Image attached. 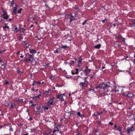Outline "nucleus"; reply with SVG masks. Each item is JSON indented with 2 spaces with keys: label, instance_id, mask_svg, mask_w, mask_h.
<instances>
[{
  "label": "nucleus",
  "instance_id": "1",
  "mask_svg": "<svg viewBox=\"0 0 135 135\" xmlns=\"http://www.w3.org/2000/svg\"><path fill=\"white\" fill-rule=\"evenodd\" d=\"M109 83H107V84L102 83L100 84L98 86H97L96 88L98 89V88H100L104 90L107 89L109 87H111L110 85H109Z\"/></svg>",
  "mask_w": 135,
  "mask_h": 135
},
{
  "label": "nucleus",
  "instance_id": "2",
  "mask_svg": "<svg viewBox=\"0 0 135 135\" xmlns=\"http://www.w3.org/2000/svg\"><path fill=\"white\" fill-rule=\"evenodd\" d=\"M75 15L74 16H73L71 14H69L68 15V16H70L69 17V19L70 20V22L71 23V21L75 20L76 17V15L79 11V9L77 8H76L74 10Z\"/></svg>",
  "mask_w": 135,
  "mask_h": 135
},
{
  "label": "nucleus",
  "instance_id": "3",
  "mask_svg": "<svg viewBox=\"0 0 135 135\" xmlns=\"http://www.w3.org/2000/svg\"><path fill=\"white\" fill-rule=\"evenodd\" d=\"M133 127L132 126L131 127L128 128L127 129V133L128 134H130L132 133L133 132L134 130L133 129Z\"/></svg>",
  "mask_w": 135,
  "mask_h": 135
},
{
  "label": "nucleus",
  "instance_id": "4",
  "mask_svg": "<svg viewBox=\"0 0 135 135\" xmlns=\"http://www.w3.org/2000/svg\"><path fill=\"white\" fill-rule=\"evenodd\" d=\"M54 99L51 98L48 101L47 103V105H54L55 102H54Z\"/></svg>",
  "mask_w": 135,
  "mask_h": 135
},
{
  "label": "nucleus",
  "instance_id": "5",
  "mask_svg": "<svg viewBox=\"0 0 135 135\" xmlns=\"http://www.w3.org/2000/svg\"><path fill=\"white\" fill-rule=\"evenodd\" d=\"M65 94L64 93L60 94L59 95H58L57 97V98L61 100V101L64 100V99L63 98V96H65Z\"/></svg>",
  "mask_w": 135,
  "mask_h": 135
},
{
  "label": "nucleus",
  "instance_id": "6",
  "mask_svg": "<svg viewBox=\"0 0 135 135\" xmlns=\"http://www.w3.org/2000/svg\"><path fill=\"white\" fill-rule=\"evenodd\" d=\"M114 36L115 37V38L117 39L118 42H120V40L122 38V37L119 33L115 34Z\"/></svg>",
  "mask_w": 135,
  "mask_h": 135
},
{
  "label": "nucleus",
  "instance_id": "7",
  "mask_svg": "<svg viewBox=\"0 0 135 135\" xmlns=\"http://www.w3.org/2000/svg\"><path fill=\"white\" fill-rule=\"evenodd\" d=\"M88 83H86L85 82H80L79 83V85L81 87V88L82 89L85 86H87L88 85Z\"/></svg>",
  "mask_w": 135,
  "mask_h": 135
},
{
  "label": "nucleus",
  "instance_id": "8",
  "mask_svg": "<svg viewBox=\"0 0 135 135\" xmlns=\"http://www.w3.org/2000/svg\"><path fill=\"white\" fill-rule=\"evenodd\" d=\"M128 94L124 93H122V94L125 96H127L129 97H131L133 96V94L132 93L128 92Z\"/></svg>",
  "mask_w": 135,
  "mask_h": 135
},
{
  "label": "nucleus",
  "instance_id": "9",
  "mask_svg": "<svg viewBox=\"0 0 135 135\" xmlns=\"http://www.w3.org/2000/svg\"><path fill=\"white\" fill-rule=\"evenodd\" d=\"M41 107L39 106L36 108V109L34 110L35 112H36V114H38L40 113L41 111Z\"/></svg>",
  "mask_w": 135,
  "mask_h": 135
},
{
  "label": "nucleus",
  "instance_id": "10",
  "mask_svg": "<svg viewBox=\"0 0 135 135\" xmlns=\"http://www.w3.org/2000/svg\"><path fill=\"white\" fill-rule=\"evenodd\" d=\"M117 89H117V91L118 92H121L120 93L122 94V93H124V92H123V88L122 87H119V86H117Z\"/></svg>",
  "mask_w": 135,
  "mask_h": 135
},
{
  "label": "nucleus",
  "instance_id": "11",
  "mask_svg": "<svg viewBox=\"0 0 135 135\" xmlns=\"http://www.w3.org/2000/svg\"><path fill=\"white\" fill-rule=\"evenodd\" d=\"M91 70L90 69H85L84 71V73L86 75H87L89 73H90Z\"/></svg>",
  "mask_w": 135,
  "mask_h": 135
},
{
  "label": "nucleus",
  "instance_id": "12",
  "mask_svg": "<svg viewBox=\"0 0 135 135\" xmlns=\"http://www.w3.org/2000/svg\"><path fill=\"white\" fill-rule=\"evenodd\" d=\"M81 57H82L81 56H79V60L78 61V62L79 63V64H78V66H80L79 65V64L80 63H81L82 62V59Z\"/></svg>",
  "mask_w": 135,
  "mask_h": 135
},
{
  "label": "nucleus",
  "instance_id": "13",
  "mask_svg": "<svg viewBox=\"0 0 135 135\" xmlns=\"http://www.w3.org/2000/svg\"><path fill=\"white\" fill-rule=\"evenodd\" d=\"M48 90L46 91L44 93L47 96V97H48V96L50 95V94H49V91H51V90L50 89H48Z\"/></svg>",
  "mask_w": 135,
  "mask_h": 135
},
{
  "label": "nucleus",
  "instance_id": "14",
  "mask_svg": "<svg viewBox=\"0 0 135 135\" xmlns=\"http://www.w3.org/2000/svg\"><path fill=\"white\" fill-rule=\"evenodd\" d=\"M59 126H57L56 127L54 128V129L53 131V133H54L55 132L57 131H59Z\"/></svg>",
  "mask_w": 135,
  "mask_h": 135
},
{
  "label": "nucleus",
  "instance_id": "15",
  "mask_svg": "<svg viewBox=\"0 0 135 135\" xmlns=\"http://www.w3.org/2000/svg\"><path fill=\"white\" fill-rule=\"evenodd\" d=\"M101 46V45L100 44H98L94 46V48L95 49H99Z\"/></svg>",
  "mask_w": 135,
  "mask_h": 135
},
{
  "label": "nucleus",
  "instance_id": "16",
  "mask_svg": "<svg viewBox=\"0 0 135 135\" xmlns=\"http://www.w3.org/2000/svg\"><path fill=\"white\" fill-rule=\"evenodd\" d=\"M19 27L20 28V29H19L18 30L17 27L16 26H15V27L14 29V30H13V31H15L16 32H17L18 31H20V26H19Z\"/></svg>",
  "mask_w": 135,
  "mask_h": 135
},
{
  "label": "nucleus",
  "instance_id": "17",
  "mask_svg": "<svg viewBox=\"0 0 135 135\" xmlns=\"http://www.w3.org/2000/svg\"><path fill=\"white\" fill-rule=\"evenodd\" d=\"M61 49L59 47L54 52V53H56L58 52H60L61 51Z\"/></svg>",
  "mask_w": 135,
  "mask_h": 135
},
{
  "label": "nucleus",
  "instance_id": "18",
  "mask_svg": "<svg viewBox=\"0 0 135 135\" xmlns=\"http://www.w3.org/2000/svg\"><path fill=\"white\" fill-rule=\"evenodd\" d=\"M25 60L26 61H28L29 62H32L34 60V59H26Z\"/></svg>",
  "mask_w": 135,
  "mask_h": 135
},
{
  "label": "nucleus",
  "instance_id": "19",
  "mask_svg": "<svg viewBox=\"0 0 135 135\" xmlns=\"http://www.w3.org/2000/svg\"><path fill=\"white\" fill-rule=\"evenodd\" d=\"M30 53L32 54H35L36 53V51L33 50L29 49Z\"/></svg>",
  "mask_w": 135,
  "mask_h": 135
},
{
  "label": "nucleus",
  "instance_id": "20",
  "mask_svg": "<svg viewBox=\"0 0 135 135\" xmlns=\"http://www.w3.org/2000/svg\"><path fill=\"white\" fill-rule=\"evenodd\" d=\"M75 70L76 72L75 73H74V72H72L71 73L73 75H74L75 74H78V69H76Z\"/></svg>",
  "mask_w": 135,
  "mask_h": 135
},
{
  "label": "nucleus",
  "instance_id": "21",
  "mask_svg": "<svg viewBox=\"0 0 135 135\" xmlns=\"http://www.w3.org/2000/svg\"><path fill=\"white\" fill-rule=\"evenodd\" d=\"M2 16H3V18L6 20H7L8 19V16L7 15H2Z\"/></svg>",
  "mask_w": 135,
  "mask_h": 135
},
{
  "label": "nucleus",
  "instance_id": "22",
  "mask_svg": "<svg viewBox=\"0 0 135 135\" xmlns=\"http://www.w3.org/2000/svg\"><path fill=\"white\" fill-rule=\"evenodd\" d=\"M117 86L115 87L113 89H112L111 91H115V92L117 91V89H117Z\"/></svg>",
  "mask_w": 135,
  "mask_h": 135
},
{
  "label": "nucleus",
  "instance_id": "23",
  "mask_svg": "<svg viewBox=\"0 0 135 135\" xmlns=\"http://www.w3.org/2000/svg\"><path fill=\"white\" fill-rule=\"evenodd\" d=\"M16 6H17L16 5ZM13 13L14 14L16 13V11H17L16 7H13Z\"/></svg>",
  "mask_w": 135,
  "mask_h": 135
},
{
  "label": "nucleus",
  "instance_id": "24",
  "mask_svg": "<svg viewBox=\"0 0 135 135\" xmlns=\"http://www.w3.org/2000/svg\"><path fill=\"white\" fill-rule=\"evenodd\" d=\"M61 47L62 48H64L65 49H66V48H68L69 47L68 46H67L66 45H62L61 46Z\"/></svg>",
  "mask_w": 135,
  "mask_h": 135
},
{
  "label": "nucleus",
  "instance_id": "25",
  "mask_svg": "<svg viewBox=\"0 0 135 135\" xmlns=\"http://www.w3.org/2000/svg\"><path fill=\"white\" fill-rule=\"evenodd\" d=\"M6 65L5 64L3 63L1 64V68L3 69H4L5 68V66Z\"/></svg>",
  "mask_w": 135,
  "mask_h": 135
},
{
  "label": "nucleus",
  "instance_id": "26",
  "mask_svg": "<svg viewBox=\"0 0 135 135\" xmlns=\"http://www.w3.org/2000/svg\"><path fill=\"white\" fill-rule=\"evenodd\" d=\"M116 130H118L120 132H121V127H119L118 128L116 129Z\"/></svg>",
  "mask_w": 135,
  "mask_h": 135
},
{
  "label": "nucleus",
  "instance_id": "27",
  "mask_svg": "<svg viewBox=\"0 0 135 135\" xmlns=\"http://www.w3.org/2000/svg\"><path fill=\"white\" fill-rule=\"evenodd\" d=\"M14 0H12V1L10 2V3L11 6H13V4H14Z\"/></svg>",
  "mask_w": 135,
  "mask_h": 135
},
{
  "label": "nucleus",
  "instance_id": "28",
  "mask_svg": "<svg viewBox=\"0 0 135 135\" xmlns=\"http://www.w3.org/2000/svg\"><path fill=\"white\" fill-rule=\"evenodd\" d=\"M2 12L3 13L2 15H5L7 14V12L5 11H2Z\"/></svg>",
  "mask_w": 135,
  "mask_h": 135
},
{
  "label": "nucleus",
  "instance_id": "29",
  "mask_svg": "<svg viewBox=\"0 0 135 135\" xmlns=\"http://www.w3.org/2000/svg\"><path fill=\"white\" fill-rule=\"evenodd\" d=\"M37 84V82L35 81H33V83L32 84V85H36Z\"/></svg>",
  "mask_w": 135,
  "mask_h": 135
},
{
  "label": "nucleus",
  "instance_id": "30",
  "mask_svg": "<svg viewBox=\"0 0 135 135\" xmlns=\"http://www.w3.org/2000/svg\"><path fill=\"white\" fill-rule=\"evenodd\" d=\"M70 114L71 115H74L75 114V113L74 112L72 111L70 112Z\"/></svg>",
  "mask_w": 135,
  "mask_h": 135
},
{
  "label": "nucleus",
  "instance_id": "31",
  "mask_svg": "<svg viewBox=\"0 0 135 135\" xmlns=\"http://www.w3.org/2000/svg\"><path fill=\"white\" fill-rule=\"evenodd\" d=\"M22 10V8H20V9H18V11H17V13H20L21 12V11Z\"/></svg>",
  "mask_w": 135,
  "mask_h": 135
},
{
  "label": "nucleus",
  "instance_id": "32",
  "mask_svg": "<svg viewBox=\"0 0 135 135\" xmlns=\"http://www.w3.org/2000/svg\"><path fill=\"white\" fill-rule=\"evenodd\" d=\"M14 105H15L14 104H12V103L11 104V105H10V108H13Z\"/></svg>",
  "mask_w": 135,
  "mask_h": 135
},
{
  "label": "nucleus",
  "instance_id": "33",
  "mask_svg": "<svg viewBox=\"0 0 135 135\" xmlns=\"http://www.w3.org/2000/svg\"><path fill=\"white\" fill-rule=\"evenodd\" d=\"M87 77H85V78L84 82H86V83H88V81L87 80Z\"/></svg>",
  "mask_w": 135,
  "mask_h": 135
},
{
  "label": "nucleus",
  "instance_id": "34",
  "mask_svg": "<svg viewBox=\"0 0 135 135\" xmlns=\"http://www.w3.org/2000/svg\"><path fill=\"white\" fill-rule=\"evenodd\" d=\"M30 58L31 59H34V58H33V55H30Z\"/></svg>",
  "mask_w": 135,
  "mask_h": 135
},
{
  "label": "nucleus",
  "instance_id": "35",
  "mask_svg": "<svg viewBox=\"0 0 135 135\" xmlns=\"http://www.w3.org/2000/svg\"><path fill=\"white\" fill-rule=\"evenodd\" d=\"M41 96V94H39L38 95L36 96V98L39 99L40 98V97Z\"/></svg>",
  "mask_w": 135,
  "mask_h": 135
},
{
  "label": "nucleus",
  "instance_id": "36",
  "mask_svg": "<svg viewBox=\"0 0 135 135\" xmlns=\"http://www.w3.org/2000/svg\"><path fill=\"white\" fill-rule=\"evenodd\" d=\"M87 21V20H85V21L84 22L82 23V25H84L86 23V22Z\"/></svg>",
  "mask_w": 135,
  "mask_h": 135
},
{
  "label": "nucleus",
  "instance_id": "37",
  "mask_svg": "<svg viewBox=\"0 0 135 135\" xmlns=\"http://www.w3.org/2000/svg\"><path fill=\"white\" fill-rule=\"evenodd\" d=\"M7 26H4L3 27V29L4 30L6 31V28H7Z\"/></svg>",
  "mask_w": 135,
  "mask_h": 135
},
{
  "label": "nucleus",
  "instance_id": "38",
  "mask_svg": "<svg viewBox=\"0 0 135 135\" xmlns=\"http://www.w3.org/2000/svg\"><path fill=\"white\" fill-rule=\"evenodd\" d=\"M48 109H49V108L47 107H44V110H47Z\"/></svg>",
  "mask_w": 135,
  "mask_h": 135
},
{
  "label": "nucleus",
  "instance_id": "39",
  "mask_svg": "<svg viewBox=\"0 0 135 135\" xmlns=\"http://www.w3.org/2000/svg\"><path fill=\"white\" fill-rule=\"evenodd\" d=\"M9 84V82L8 81H6V82L4 83V84L5 85H6Z\"/></svg>",
  "mask_w": 135,
  "mask_h": 135
},
{
  "label": "nucleus",
  "instance_id": "40",
  "mask_svg": "<svg viewBox=\"0 0 135 135\" xmlns=\"http://www.w3.org/2000/svg\"><path fill=\"white\" fill-rule=\"evenodd\" d=\"M50 79L51 80H53L54 79V77L53 76H51L50 77Z\"/></svg>",
  "mask_w": 135,
  "mask_h": 135
},
{
  "label": "nucleus",
  "instance_id": "41",
  "mask_svg": "<svg viewBox=\"0 0 135 135\" xmlns=\"http://www.w3.org/2000/svg\"><path fill=\"white\" fill-rule=\"evenodd\" d=\"M6 51L5 50H0V53L1 54L3 53L4 52H5Z\"/></svg>",
  "mask_w": 135,
  "mask_h": 135
},
{
  "label": "nucleus",
  "instance_id": "42",
  "mask_svg": "<svg viewBox=\"0 0 135 135\" xmlns=\"http://www.w3.org/2000/svg\"><path fill=\"white\" fill-rule=\"evenodd\" d=\"M98 124L99 126H100L102 124L101 123V122L100 121H99L98 122Z\"/></svg>",
  "mask_w": 135,
  "mask_h": 135
},
{
  "label": "nucleus",
  "instance_id": "43",
  "mask_svg": "<svg viewBox=\"0 0 135 135\" xmlns=\"http://www.w3.org/2000/svg\"><path fill=\"white\" fill-rule=\"evenodd\" d=\"M74 62L73 61H72L70 63L71 65L74 64Z\"/></svg>",
  "mask_w": 135,
  "mask_h": 135
},
{
  "label": "nucleus",
  "instance_id": "44",
  "mask_svg": "<svg viewBox=\"0 0 135 135\" xmlns=\"http://www.w3.org/2000/svg\"><path fill=\"white\" fill-rule=\"evenodd\" d=\"M97 132H99V131L98 130H94V133H96Z\"/></svg>",
  "mask_w": 135,
  "mask_h": 135
},
{
  "label": "nucleus",
  "instance_id": "45",
  "mask_svg": "<svg viewBox=\"0 0 135 135\" xmlns=\"http://www.w3.org/2000/svg\"><path fill=\"white\" fill-rule=\"evenodd\" d=\"M80 116L81 117V118H83L85 117V115L84 114H82Z\"/></svg>",
  "mask_w": 135,
  "mask_h": 135
},
{
  "label": "nucleus",
  "instance_id": "46",
  "mask_svg": "<svg viewBox=\"0 0 135 135\" xmlns=\"http://www.w3.org/2000/svg\"><path fill=\"white\" fill-rule=\"evenodd\" d=\"M9 130L10 131H13V129L11 127H10L9 128Z\"/></svg>",
  "mask_w": 135,
  "mask_h": 135
},
{
  "label": "nucleus",
  "instance_id": "47",
  "mask_svg": "<svg viewBox=\"0 0 135 135\" xmlns=\"http://www.w3.org/2000/svg\"><path fill=\"white\" fill-rule=\"evenodd\" d=\"M102 113H103V112H100L99 113H98L97 114L99 115H101Z\"/></svg>",
  "mask_w": 135,
  "mask_h": 135
},
{
  "label": "nucleus",
  "instance_id": "48",
  "mask_svg": "<svg viewBox=\"0 0 135 135\" xmlns=\"http://www.w3.org/2000/svg\"><path fill=\"white\" fill-rule=\"evenodd\" d=\"M35 132V130H33L32 129H31V132L32 133L33 132Z\"/></svg>",
  "mask_w": 135,
  "mask_h": 135
},
{
  "label": "nucleus",
  "instance_id": "49",
  "mask_svg": "<svg viewBox=\"0 0 135 135\" xmlns=\"http://www.w3.org/2000/svg\"><path fill=\"white\" fill-rule=\"evenodd\" d=\"M77 115L79 116H80V115H81V114H80V113L79 112H78L77 113Z\"/></svg>",
  "mask_w": 135,
  "mask_h": 135
},
{
  "label": "nucleus",
  "instance_id": "50",
  "mask_svg": "<svg viewBox=\"0 0 135 135\" xmlns=\"http://www.w3.org/2000/svg\"><path fill=\"white\" fill-rule=\"evenodd\" d=\"M109 124L111 125H112L113 124V123L111 122H109Z\"/></svg>",
  "mask_w": 135,
  "mask_h": 135
},
{
  "label": "nucleus",
  "instance_id": "51",
  "mask_svg": "<svg viewBox=\"0 0 135 135\" xmlns=\"http://www.w3.org/2000/svg\"><path fill=\"white\" fill-rule=\"evenodd\" d=\"M50 133H45L43 134L44 135H49Z\"/></svg>",
  "mask_w": 135,
  "mask_h": 135
},
{
  "label": "nucleus",
  "instance_id": "52",
  "mask_svg": "<svg viewBox=\"0 0 135 135\" xmlns=\"http://www.w3.org/2000/svg\"><path fill=\"white\" fill-rule=\"evenodd\" d=\"M32 98L33 99H35V98H36V96H33V97H32Z\"/></svg>",
  "mask_w": 135,
  "mask_h": 135
},
{
  "label": "nucleus",
  "instance_id": "53",
  "mask_svg": "<svg viewBox=\"0 0 135 135\" xmlns=\"http://www.w3.org/2000/svg\"><path fill=\"white\" fill-rule=\"evenodd\" d=\"M125 38H123L122 41L123 42H124L125 41Z\"/></svg>",
  "mask_w": 135,
  "mask_h": 135
},
{
  "label": "nucleus",
  "instance_id": "54",
  "mask_svg": "<svg viewBox=\"0 0 135 135\" xmlns=\"http://www.w3.org/2000/svg\"><path fill=\"white\" fill-rule=\"evenodd\" d=\"M106 19V18H105L104 20H103L102 21V22L104 23V22L105 21Z\"/></svg>",
  "mask_w": 135,
  "mask_h": 135
},
{
  "label": "nucleus",
  "instance_id": "55",
  "mask_svg": "<svg viewBox=\"0 0 135 135\" xmlns=\"http://www.w3.org/2000/svg\"><path fill=\"white\" fill-rule=\"evenodd\" d=\"M66 78H71V76H70L68 77V76H66Z\"/></svg>",
  "mask_w": 135,
  "mask_h": 135
},
{
  "label": "nucleus",
  "instance_id": "56",
  "mask_svg": "<svg viewBox=\"0 0 135 135\" xmlns=\"http://www.w3.org/2000/svg\"><path fill=\"white\" fill-rule=\"evenodd\" d=\"M114 128H116V129H117V126L116 124H115L114 126Z\"/></svg>",
  "mask_w": 135,
  "mask_h": 135
},
{
  "label": "nucleus",
  "instance_id": "57",
  "mask_svg": "<svg viewBox=\"0 0 135 135\" xmlns=\"http://www.w3.org/2000/svg\"><path fill=\"white\" fill-rule=\"evenodd\" d=\"M37 83L38 84H40L41 83V82L40 81H37Z\"/></svg>",
  "mask_w": 135,
  "mask_h": 135
},
{
  "label": "nucleus",
  "instance_id": "58",
  "mask_svg": "<svg viewBox=\"0 0 135 135\" xmlns=\"http://www.w3.org/2000/svg\"><path fill=\"white\" fill-rule=\"evenodd\" d=\"M32 120V117H30L29 119V120Z\"/></svg>",
  "mask_w": 135,
  "mask_h": 135
},
{
  "label": "nucleus",
  "instance_id": "59",
  "mask_svg": "<svg viewBox=\"0 0 135 135\" xmlns=\"http://www.w3.org/2000/svg\"><path fill=\"white\" fill-rule=\"evenodd\" d=\"M19 37L20 38L22 39L23 38L22 37V36L21 35H20L19 36Z\"/></svg>",
  "mask_w": 135,
  "mask_h": 135
},
{
  "label": "nucleus",
  "instance_id": "60",
  "mask_svg": "<svg viewBox=\"0 0 135 135\" xmlns=\"http://www.w3.org/2000/svg\"><path fill=\"white\" fill-rule=\"evenodd\" d=\"M133 62L134 64H135V58L133 60Z\"/></svg>",
  "mask_w": 135,
  "mask_h": 135
},
{
  "label": "nucleus",
  "instance_id": "61",
  "mask_svg": "<svg viewBox=\"0 0 135 135\" xmlns=\"http://www.w3.org/2000/svg\"><path fill=\"white\" fill-rule=\"evenodd\" d=\"M76 135H80V134L79 132H77Z\"/></svg>",
  "mask_w": 135,
  "mask_h": 135
},
{
  "label": "nucleus",
  "instance_id": "62",
  "mask_svg": "<svg viewBox=\"0 0 135 135\" xmlns=\"http://www.w3.org/2000/svg\"><path fill=\"white\" fill-rule=\"evenodd\" d=\"M34 89L33 88H31V90L32 91H34Z\"/></svg>",
  "mask_w": 135,
  "mask_h": 135
},
{
  "label": "nucleus",
  "instance_id": "63",
  "mask_svg": "<svg viewBox=\"0 0 135 135\" xmlns=\"http://www.w3.org/2000/svg\"><path fill=\"white\" fill-rule=\"evenodd\" d=\"M133 118L134 119V121L135 122V116H134L133 117Z\"/></svg>",
  "mask_w": 135,
  "mask_h": 135
},
{
  "label": "nucleus",
  "instance_id": "64",
  "mask_svg": "<svg viewBox=\"0 0 135 135\" xmlns=\"http://www.w3.org/2000/svg\"><path fill=\"white\" fill-rule=\"evenodd\" d=\"M133 24V25L134 26V27H135V21L134 22Z\"/></svg>",
  "mask_w": 135,
  "mask_h": 135
}]
</instances>
